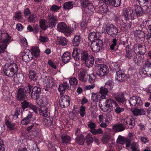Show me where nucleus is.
<instances>
[{
	"label": "nucleus",
	"mask_w": 151,
	"mask_h": 151,
	"mask_svg": "<svg viewBox=\"0 0 151 151\" xmlns=\"http://www.w3.org/2000/svg\"><path fill=\"white\" fill-rule=\"evenodd\" d=\"M101 97L99 93H91V99L94 101H97Z\"/></svg>",
	"instance_id": "obj_40"
},
{
	"label": "nucleus",
	"mask_w": 151,
	"mask_h": 151,
	"mask_svg": "<svg viewBox=\"0 0 151 151\" xmlns=\"http://www.w3.org/2000/svg\"><path fill=\"white\" fill-rule=\"evenodd\" d=\"M96 78V77L94 74H91L89 76V82L90 83L94 82Z\"/></svg>",
	"instance_id": "obj_58"
},
{
	"label": "nucleus",
	"mask_w": 151,
	"mask_h": 151,
	"mask_svg": "<svg viewBox=\"0 0 151 151\" xmlns=\"http://www.w3.org/2000/svg\"><path fill=\"white\" fill-rule=\"evenodd\" d=\"M78 78L80 81L83 82H86L88 79V76L85 72L82 70L80 71L78 75Z\"/></svg>",
	"instance_id": "obj_23"
},
{
	"label": "nucleus",
	"mask_w": 151,
	"mask_h": 151,
	"mask_svg": "<svg viewBox=\"0 0 151 151\" xmlns=\"http://www.w3.org/2000/svg\"><path fill=\"white\" fill-rule=\"evenodd\" d=\"M49 18L48 20V22L49 24L50 27L52 28L54 26L57 21V17L53 15L49 16Z\"/></svg>",
	"instance_id": "obj_19"
},
{
	"label": "nucleus",
	"mask_w": 151,
	"mask_h": 151,
	"mask_svg": "<svg viewBox=\"0 0 151 151\" xmlns=\"http://www.w3.org/2000/svg\"><path fill=\"white\" fill-rule=\"evenodd\" d=\"M143 12V8L138 5L134 6V9L128 8L124 11V14L122 17L124 19L127 20L129 19V17L132 19L141 16Z\"/></svg>",
	"instance_id": "obj_2"
},
{
	"label": "nucleus",
	"mask_w": 151,
	"mask_h": 151,
	"mask_svg": "<svg viewBox=\"0 0 151 151\" xmlns=\"http://www.w3.org/2000/svg\"><path fill=\"white\" fill-rule=\"evenodd\" d=\"M126 140V139L123 137L119 136L117 138L116 142L117 143L123 145L124 144Z\"/></svg>",
	"instance_id": "obj_49"
},
{
	"label": "nucleus",
	"mask_w": 151,
	"mask_h": 151,
	"mask_svg": "<svg viewBox=\"0 0 151 151\" xmlns=\"http://www.w3.org/2000/svg\"><path fill=\"white\" fill-rule=\"evenodd\" d=\"M48 110V108L46 106L41 107L40 111V115L45 117L47 116L49 113Z\"/></svg>",
	"instance_id": "obj_35"
},
{
	"label": "nucleus",
	"mask_w": 151,
	"mask_h": 151,
	"mask_svg": "<svg viewBox=\"0 0 151 151\" xmlns=\"http://www.w3.org/2000/svg\"><path fill=\"white\" fill-rule=\"evenodd\" d=\"M100 34L99 33L95 32H92L89 35L88 40L92 42L95 41L96 40H99Z\"/></svg>",
	"instance_id": "obj_17"
},
{
	"label": "nucleus",
	"mask_w": 151,
	"mask_h": 151,
	"mask_svg": "<svg viewBox=\"0 0 151 151\" xmlns=\"http://www.w3.org/2000/svg\"><path fill=\"white\" fill-rule=\"evenodd\" d=\"M94 58L92 55H89L88 59L85 61L86 66L88 68L93 66L94 63Z\"/></svg>",
	"instance_id": "obj_24"
},
{
	"label": "nucleus",
	"mask_w": 151,
	"mask_h": 151,
	"mask_svg": "<svg viewBox=\"0 0 151 151\" xmlns=\"http://www.w3.org/2000/svg\"><path fill=\"white\" fill-rule=\"evenodd\" d=\"M80 50L77 48L74 49L72 52V56L73 58L76 60H78L80 58Z\"/></svg>",
	"instance_id": "obj_26"
},
{
	"label": "nucleus",
	"mask_w": 151,
	"mask_h": 151,
	"mask_svg": "<svg viewBox=\"0 0 151 151\" xmlns=\"http://www.w3.org/2000/svg\"><path fill=\"white\" fill-rule=\"evenodd\" d=\"M81 4L82 7L85 8L86 13L91 14L94 10L93 5L90 0H81Z\"/></svg>",
	"instance_id": "obj_7"
},
{
	"label": "nucleus",
	"mask_w": 151,
	"mask_h": 151,
	"mask_svg": "<svg viewBox=\"0 0 151 151\" xmlns=\"http://www.w3.org/2000/svg\"><path fill=\"white\" fill-rule=\"evenodd\" d=\"M116 74L117 80L119 81H122L124 80L125 76V74L123 73L120 71H117Z\"/></svg>",
	"instance_id": "obj_36"
},
{
	"label": "nucleus",
	"mask_w": 151,
	"mask_h": 151,
	"mask_svg": "<svg viewBox=\"0 0 151 151\" xmlns=\"http://www.w3.org/2000/svg\"><path fill=\"white\" fill-rule=\"evenodd\" d=\"M88 54L87 51H83L81 54V59L82 60L85 61L87 59H88L89 57V56H88Z\"/></svg>",
	"instance_id": "obj_50"
},
{
	"label": "nucleus",
	"mask_w": 151,
	"mask_h": 151,
	"mask_svg": "<svg viewBox=\"0 0 151 151\" xmlns=\"http://www.w3.org/2000/svg\"><path fill=\"white\" fill-rule=\"evenodd\" d=\"M21 44L22 46L24 47L27 46V41L26 38L23 37L21 39Z\"/></svg>",
	"instance_id": "obj_60"
},
{
	"label": "nucleus",
	"mask_w": 151,
	"mask_h": 151,
	"mask_svg": "<svg viewBox=\"0 0 151 151\" xmlns=\"http://www.w3.org/2000/svg\"><path fill=\"white\" fill-rule=\"evenodd\" d=\"M31 50L32 54L35 57H38L40 55V51L38 47H31Z\"/></svg>",
	"instance_id": "obj_27"
},
{
	"label": "nucleus",
	"mask_w": 151,
	"mask_h": 151,
	"mask_svg": "<svg viewBox=\"0 0 151 151\" xmlns=\"http://www.w3.org/2000/svg\"><path fill=\"white\" fill-rule=\"evenodd\" d=\"M49 39L47 37L40 36L39 37V40L42 42H46L48 41Z\"/></svg>",
	"instance_id": "obj_57"
},
{
	"label": "nucleus",
	"mask_w": 151,
	"mask_h": 151,
	"mask_svg": "<svg viewBox=\"0 0 151 151\" xmlns=\"http://www.w3.org/2000/svg\"><path fill=\"white\" fill-rule=\"evenodd\" d=\"M99 9L101 12L104 13L108 12L109 11V9L108 8V7L106 4H103L99 7Z\"/></svg>",
	"instance_id": "obj_41"
},
{
	"label": "nucleus",
	"mask_w": 151,
	"mask_h": 151,
	"mask_svg": "<svg viewBox=\"0 0 151 151\" xmlns=\"http://www.w3.org/2000/svg\"><path fill=\"white\" fill-rule=\"evenodd\" d=\"M121 122L125 126L127 125L129 129H132L134 125V119L132 116H129L123 118L121 120Z\"/></svg>",
	"instance_id": "obj_8"
},
{
	"label": "nucleus",
	"mask_w": 151,
	"mask_h": 151,
	"mask_svg": "<svg viewBox=\"0 0 151 151\" xmlns=\"http://www.w3.org/2000/svg\"><path fill=\"white\" fill-rule=\"evenodd\" d=\"M140 5H147L150 0H137Z\"/></svg>",
	"instance_id": "obj_63"
},
{
	"label": "nucleus",
	"mask_w": 151,
	"mask_h": 151,
	"mask_svg": "<svg viewBox=\"0 0 151 151\" xmlns=\"http://www.w3.org/2000/svg\"><path fill=\"white\" fill-rule=\"evenodd\" d=\"M103 42L101 40H97L92 42L91 47L92 51L94 52H99L103 46Z\"/></svg>",
	"instance_id": "obj_9"
},
{
	"label": "nucleus",
	"mask_w": 151,
	"mask_h": 151,
	"mask_svg": "<svg viewBox=\"0 0 151 151\" xmlns=\"http://www.w3.org/2000/svg\"><path fill=\"white\" fill-rule=\"evenodd\" d=\"M70 59V54L68 52H64L62 57V60L64 63H67Z\"/></svg>",
	"instance_id": "obj_32"
},
{
	"label": "nucleus",
	"mask_w": 151,
	"mask_h": 151,
	"mask_svg": "<svg viewBox=\"0 0 151 151\" xmlns=\"http://www.w3.org/2000/svg\"><path fill=\"white\" fill-rule=\"evenodd\" d=\"M131 111L132 112L133 114L135 116L143 115L145 114L146 113L145 110L143 109H132Z\"/></svg>",
	"instance_id": "obj_20"
},
{
	"label": "nucleus",
	"mask_w": 151,
	"mask_h": 151,
	"mask_svg": "<svg viewBox=\"0 0 151 151\" xmlns=\"http://www.w3.org/2000/svg\"><path fill=\"white\" fill-rule=\"evenodd\" d=\"M125 126L122 124H119L113 127V130L116 132H118L122 131L125 129Z\"/></svg>",
	"instance_id": "obj_29"
},
{
	"label": "nucleus",
	"mask_w": 151,
	"mask_h": 151,
	"mask_svg": "<svg viewBox=\"0 0 151 151\" xmlns=\"http://www.w3.org/2000/svg\"><path fill=\"white\" fill-rule=\"evenodd\" d=\"M121 0H111V4L115 7L119 6L121 4Z\"/></svg>",
	"instance_id": "obj_54"
},
{
	"label": "nucleus",
	"mask_w": 151,
	"mask_h": 151,
	"mask_svg": "<svg viewBox=\"0 0 151 151\" xmlns=\"http://www.w3.org/2000/svg\"><path fill=\"white\" fill-rule=\"evenodd\" d=\"M102 32L107 33L113 37L116 36L118 32V30L116 26L113 24H107L103 25L102 28Z\"/></svg>",
	"instance_id": "obj_6"
},
{
	"label": "nucleus",
	"mask_w": 151,
	"mask_h": 151,
	"mask_svg": "<svg viewBox=\"0 0 151 151\" xmlns=\"http://www.w3.org/2000/svg\"><path fill=\"white\" fill-rule=\"evenodd\" d=\"M18 67L15 63H9L4 66V71L5 74L9 77H12L17 72Z\"/></svg>",
	"instance_id": "obj_4"
},
{
	"label": "nucleus",
	"mask_w": 151,
	"mask_h": 151,
	"mask_svg": "<svg viewBox=\"0 0 151 151\" xmlns=\"http://www.w3.org/2000/svg\"><path fill=\"white\" fill-rule=\"evenodd\" d=\"M71 88L70 86L68 83L67 82H64L63 84H60L59 86L58 90L60 94L63 93L65 90L67 89L68 90Z\"/></svg>",
	"instance_id": "obj_16"
},
{
	"label": "nucleus",
	"mask_w": 151,
	"mask_h": 151,
	"mask_svg": "<svg viewBox=\"0 0 151 151\" xmlns=\"http://www.w3.org/2000/svg\"><path fill=\"white\" fill-rule=\"evenodd\" d=\"M30 103L26 101H24L23 102L21 103L22 107L23 109L29 107V104Z\"/></svg>",
	"instance_id": "obj_64"
},
{
	"label": "nucleus",
	"mask_w": 151,
	"mask_h": 151,
	"mask_svg": "<svg viewBox=\"0 0 151 151\" xmlns=\"http://www.w3.org/2000/svg\"><path fill=\"white\" fill-rule=\"evenodd\" d=\"M94 70L96 73L100 77L106 76L109 73L108 67L104 64H99L96 65Z\"/></svg>",
	"instance_id": "obj_5"
},
{
	"label": "nucleus",
	"mask_w": 151,
	"mask_h": 151,
	"mask_svg": "<svg viewBox=\"0 0 151 151\" xmlns=\"http://www.w3.org/2000/svg\"><path fill=\"white\" fill-rule=\"evenodd\" d=\"M41 89L35 86L32 88L31 94L32 96L35 94H39L40 92Z\"/></svg>",
	"instance_id": "obj_47"
},
{
	"label": "nucleus",
	"mask_w": 151,
	"mask_h": 151,
	"mask_svg": "<svg viewBox=\"0 0 151 151\" xmlns=\"http://www.w3.org/2000/svg\"><path fill=\"white\" fill-rule=\"evenodd\" d=\"M86 141L88 144H90L92 142L93 140V138L92 137L90 134H88L86 137Z\"/></svg>",
	"instance_id": "obj_52"
},
{
	"label": "nucleus",
	"mask_w": 151,
	"mask_h": 151,
	"mask_svg": "<svg viewBox=\"0 0 151 151\" xmlns=\"http://www.w3.org/2000/svg\"><path fill=\"white\" fill-rule=\"evenodd\" d=\"M79 113L82 117H83L86 114V108L82 106L79 109Z\"/></svg>",
	"instance_id": "obj_55"
},
{
	"label": "nucleus",
	"mask_w": 151,
	"mask_h": 151,
	"mask_svg": "<svg viewBox=\"0 0 151 151\" xmlns=\"http://www.w3.org/2000/svg\"><path fill=\"white\" fill-rule=\"evenodd\" d=\"M131 148L132 151H139V149L137 143L133 142L131 145Z\"/></svg>",
	"instance_id": "obj_51"
},
{
	"label": "nucleus",
	"mask_w": 151,
	"mask_h": 151,
	"mask_svg": "<svg viewBox=\"0 0 151 151\" xmlns=\"http://www.w3.org/2000/svg\"><path fill=\"white\" fill-rule=\"evenodd\" d=\"M29 78L32 81L36 80L37 77L36 73L32 70L30 71L29 73Z\"/></svg>",
	"instance_id": "obj_38"
},
{
	"label": "nucleus",
	"mask_w": 151,
	"mask_h": 151,
	"mask_svg": "<svg viewBox=\"0 0 151 151\" xmlns=\"http://www.w3.org/2000/svg\"><path fill=\"white\" fill-rule=\"evenodd\" d=\"M57 29L58 31L62 32L67 33L70 34L73 30L71 28H67L65 24L62 22L59 23L57 26Z\"/></svg>",
	"instance_id": "obj_11"
},
{
	"label": "nucleus",
	"mask_w": 151,
	"mask_h": 151,
	"mask_svg": "<svg viewBox=\"0 0 151 151\" xmlns=\"http://www.w3.org/2000/svg\"><path fill=\"white\" fill-rule=\"evenodd\" d=\"M17 99L21 101L25 98V90L22 88H19L18 90L17 96Z\"/></svg>",
	"instance_id": "obj_21"
},
{
	"label": "nucleus",
	"mask_w": 151,
	"mask_h": 151,
	"mask_svg": "<svg viewBox=\"0 0 151 151\" xmlns=\"http://www.w3.org/2000/svg\"><path fill=\"white\" fill-rule=\"evenodd\" d=\"M41 28L42 29L46 30L47 27V23L44 19H41L40 22Z\"/></svg>",
	"instance_id": "obj_45"
},
{
	"label": "nucleus",
	"mask_w": 151,
	"mask_h": 151,
	"mask_svg": "<svg viewBox=\"0 0 151 151\" xmlns=\"http://www.w3.org/2000/svg\"><path fill=\"white\" fill-rule=\"evenodd\" d=\"M57 41L59 42L60 44L63 46L66 45L68 42L67 39L63 37H58V39Z\"/></svg>",
	"instance_id": "obj_39"
},
{
	"label": "nucleus",
	"mask_w": 151,
	"mask_h": 151,
	"mask_svg": "<svg viewBox=\"0 0 151 151\" xmlns=\"http://www.w3.org/2000/svg\"><path fill=\"white\" fill-rule=\"evenodd\" d=\"M37 102L41 108L46 106L47 104L46 96H40L37 99Z\"/></svg>",
	"instance_id": "obj_15"
},
{
	"label": "nucleus",
	"mask_w": 151,
	"mask_h": 151,
	"mask_svg": "<svg viewBox=\"0 0 151 151\" xmlns=\"http://www.w3.org/2000/svg\"><path fill=\"white\" fill-rule=\"evenodd\" d=\"M114 97L118 102L123 103L125 101L124 95L122 94L116 93L114 95Z\"/></svg>",
	"instance_id": "obj_34"
},
{
	"label": "nucleus",
	"mask_w": 151,
	"mask_h": 151,
	"mask_svg": "<svg viewBox=\"0 0 151 151\" xmlns=\"http://www.w3.org/2000/svg\"><path fill=\"white\" fill-rule=\"evenodd\" d=\"M91 132L93 134H101L103 133V131L101 129L99 128L97 129H93L91 130Z\"/></svg>",
	"instance_id": "obj_59"
},
{
	"label": "nucleus",
	"mask_w": 151,
	"mask_h": 151,
	"mask_svg": "<svg viewBox=\"0 0 151 151\" xmlns=\"http://www.w3.org/2000/svg\"><path fill=\"white\" fill-rule=\"evenodd\" d=\"M62 143L64 144L67 145L70 143L71 138L70 136L65 134H63L61 137Z\"/></svg>",
	"instance_id": "obj_31"
},
{
	"label": "nucleus",
	"mask_w": 151,
	"mask_h": 151,
	"mask_svg": "<svg viewBox=\"0 0 151 151\" xmlns=\"http://www.w3.org/2000/svg\"><path fill=\"white\" fill-rule=\"evenodd\" d=\"M81 136L79 137H77L76 139V142L78 144L80 145L83 144L84 142V137L80 134Z\"/></svg>",
	"instance_id": "obj_46"
},
{
	"label": "nucleus",
	"mask_w": 151,
	"mask_h": 151,
	"mask_svg": "<svg viewBox=\"0 0 151 151\" xmlns=\"http://www.w3.org/2000/svg\"><path fill=\"white\" fill-rule=\"evenodd\" d=\"M42 81L44 85L47 87H51L54 85V79L51 77L48 76L42 77Z\"/></svg>",
	"instance_id": "obj_12"
},
{
	"label": "nucleus",
	"mask_w": 151,
	"mask_h": 151,
	"mask_svg": "<svg viewBox=\"0 0 151 151\" xmlns=\"http://www.w3.org/2000/svg\"><path fill=\"white\" fill-rule=\"evenodd\" d=\"M32 116V113L30 111H29L27 116L21 121L22 124L23 125H26L29 124Z\"/></svg>",
	"instance_id": "obj_18"
},
{
	"label": "nucleus",
	"mask_w": 151,
	"mask_h": 151,
	"mask_svg": "<svg viewBox=\"0 0 151 151\" xmlns=\"http://www.w3.org/2000/svg\"><path fill=\"white\" fill-rule=\"evenodd\" d=\"M39 126L38 124L37 123L33 124L31 126L27 127V130L28 131H29L32 129V130L33 131V132H35V130Z\"/></svg>",
	"instance_id": "obj_48"
},
{
	"label": "nucleus",
	"mask_w": 151,
	"mask_h": 151,
	"mask_svg": "<svg viewBox=\"0 0 151 151\" xmlns=\"http://www.w3.org/2000/svg\"><path fill=\"white\" fill-rule=\"evenodd\" d=\"M113 104L115 105L116 108L114 110L116 114H119L124 111V109L119 107L117 103L113 99H106L103 103V105L100 101L99 102V107L102 110L107 112H110L112 110L113 108Z\"/></svg>",
	"instance_id": "obj_1"
},
{
	"label": "nucleus",
	"mask_w": 151,
	"mask_h": 151,
	"mask_svg": "<svg viewBox=\"0 0 151 151\" xmlns=\"http://www.w3.org/2000/svg\"><path fill=\"white\" fill-rule=\"evenodd\" d=\"M138 50H137V52L134 51V52L136 53V52H139L140 55H144L146 52V48L145 46L144 45H139L138 47Z\"/></svg>",
	"instance_id": "obj_30"
},
{
	"label": "nucleus",
	"mask_w": 151,
	"mask_h": 151,
	"mask_svg": "<svg viewBox=\"0 0 151 151\" xmlns=\"http://www.w3.org/2000/svg\"><path fill=\"white\" fill-rule=\"evenodd\" d=\"M70 99L69 96L67 95L62 96L60 100V104L62 108L68 107L70 104Z\"/></svg>",
	"instance_id": "obj_14"
},
{
	"label": "nucleus",
	"mask_w": 151,
	"mask_h": 151,
	"mask_svg": "<svg viewBox=\"0 0 151 151\" xmlns=\"http://www.w3.org/2000/svg\"><path fill=\"white\" fill-rule=\"evenodd\" d=\"M114 85L113 82L111 80H109L105 83L104 86L106 88L110 91L112 89Z\"/></svg>",
	"instance_id": "obj_37"
},
{
	"label": "nucleus",
	"mask_w": 151,
	"mask_h": 151,
	"mask_svg": "<svg viewBox=\"0 0 151 151\" xmlns=\"http://www.w3.org/2000/svg\"><path fill=\"white\" fill-rule=\"evenodd\" d=\"M69 82L71 85L75 86L77 84L78 81L75 77H72L69 78Z\"/></svg>",
	"instance_id": "obj_43"
},
{
	"label": "nucleus",
	"mask_w": 151,
	"mask_h": 151,
	"mask_svg": "<svg viewBox=\"0 0 151 151\" xmlns=\"http://www.w3.org/2000/svg\"><path fill=\"white\" fill-rule=\"evenodd\" d=\"M29 107L32 109L35 112L37 113L38 110V108L36 105H33L32 104H29Z\"/></svg>",
	"instance_id": "obj_62"
},
{
	"label": "nucleus",
	"mask_w": 151,
	"mask_h": 151,
	"mask_svg": "<svg viewBox=\"0 0 151 151\" xmlns=\"http://www.w3.org/2000/svg\"><path fill=\"white\" fill-rule=\"evenodd\" d=\"M22 55L23 60L26 62H29L33 58V55L31 51L28 49L24 50L22 52Z\"/></svg>",
	"instance_id": "obj_13"
},
{
	"label": "nucleus",
	"mask_w": 151,
	"mask_h": 151,
	"mask_svg": "<svg viewBox=\"0 0 151 151\" xmlns=\"http://www.w3.org/2000/svg\"><path fill=\"white\" fill-rule=\"evenodd\" d=\"M11 37L4 30H0V53L4 52L11 42Z\"/></svg>",
	"instance_id": "obj_3"
},
{
	"label": "nucleus",
	"mask_w": 151,
	"mask_h": 151,
	"mask_svg": "<svg viewBox=\"0 0 151 151\" xmlns=\"http://www.w3.org/2000/svg\"><path fill=\"white\" fill-rule=\"evenodd\" d=\"M16 78L18 82L22 83L24 80V76L22 74L19 73L17 75Z\"/></svg>",
	"instance_id": "obj_56"
},
{
	"label": "nucleus",
	"mask_w": 151,
	"mask_h": 151,
	"mask_svg": "<svg viewBox=\"0 0 151 151\" xmlns=\"http://www.w3.org/2000/svg\"><path fill=\"white\" fill-rule=\"evenodd\" d=\"M5 123L7 128L9 130H13L15 129L16 127L14 123H12L7 119L5 120Z\"/></svg>",
	"instance_id": "obj_33"
},
{
	"label": "nucleus",
	"mask_w": 151,
	"mask_h": 151,
	"mask_svg": "<svg viewBox=\"0 0 151 151\" xmlns=\"http://www.w3.org/2000/svg\"><path fill=\"white\" fill-rule=\"evenodd\" d=\"M135 35L140 39H144L145 37V34L143 32L140 30H137L135 32Z\"/></svg>",
	"instance_id": "obj_44"
},
{
	"label": "nucleus",
	"mask_w": 151,
	"mask_h": 151,
	"mask_svg": "<svg viewBox=\"0 0 151 151\" xmlns=\"http://www.w3.org/2000/svg\"><path fill=\"white\" fill-rule=\"evenodd\" d=\"M130 106L132 107L137 106L141 105L142 104V101L140 98L137 96H133L128 100Z\"/></svg>",
	"instance_id": "obj_10"
},
{
	"label": "nucleus",
	"mask_w": 151,
	"mask_h": 151,
	"mask_svg": "<svg viewBox=\"0 0 151 151\" xmlns=\"http://www.w3.org/2000/svg\"><path fill=\"white\" fill-rule=\"evenodd\" d=\"M109 90L104 86L101 87L100 89L99 93L101 95V97L102 99H105L106 96Z\"/></svg>",
	"instance_id": "obj_25"
},
{
	"label": "nucleus",
	"mask_w": 151,
	"mask_h": 151,
	"mask_svg": "<svg viewBox=\"0 0 151 151\" xmlns=\"http://www.w3.org/2000/svg\"><path fill=\"white\" fill-rule=\"evenodd\" d=\"M139 73L142 77H144V76H145L147 75L148 72L146 71L145 68H143L140 70Z\"/></svg>",
	"instance_id": "obj_61"
},
{
	"label": "nucleus",
	"mask_w": 151,
	"mask_h": 151,
	"mask_svg": "<svg viewBox=\"0 0 151 151\" xmlns=\"http://www.w3.org/2000/svg\"><path fill=\"white\" fill-rule=\"evenodd\" d=\"M88 18H86V19H83L82 21L81 24V26L82 28H86L88 27V23L90 22V20H87Z\"/></svg>",
	"instance_id": "obj_42"
},
{
	"label": "nucleus",
	"mask_w": 151,
	"mask_h": 151,
	"mask_svg": "<svg viewBox=\"0 0 151 151\" xmlns=\"http://www.w3.org/2000/svg\"><path fill=\"white\" fill-rule=\"evenodd\" d=\"M99 118L100 122L108 123L111 120L110 116L105 114L99 115Z\"/></svg>",
	"instance_id": "obj_22"
},
{
	"label": "nucleus",
	"mask_w": 151,
	"mask_h": 151,
	"mask_svg": "<svg viewBox=\"0 0 151 151\" xmlns=\"http://www.w3.org/2000/svg\"><path fill=\"white\" fill-rule=\"evenodd\" d=\"M81 40V38L79 35H75L73 40V44L74 46H78Z\"/></svg>",
	"instance_id": "obj_28"
},
{
	"label": "nucleus",
	"mask_w": 151,
	"mask_h": 151,
	"mask_svg": "<svg viewBox=\"0 0 151 151\" xmlns=\"http://www.w3.org/2000/svg\"><path fill=\"white\" fill-rule=\"evenodd\" d=\"M63 7L65 9H71L73 7V4L72 2H68L64 3Z\"/></svg>",
	"instance_id": "obj_53"
}]
</instances>
